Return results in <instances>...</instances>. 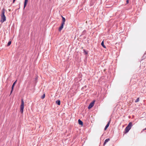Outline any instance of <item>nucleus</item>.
<instances>
[{"label":"nucleus","instance_id":"obj_1","mask_svg":"<svg viewBox=\"0 0 146 146\" xmlns=\"http://www.w3.org/2000/svg\"><path fill=\"white\" fill-rule=\"evenodd\" d=\"M5 9L4 8L3 9L1 12V21L2 23H3L6 20V17L5 15Z\"/></svg>","mask_w":146,"mask_h":146},{"label":"nucleus","instance_id":"obj_2","mask_svg":"<svg viewBox=\"0 0 146 146\" xmlns=\"http://www.w3.org/2000/svg\"><path fill=\"white\" fill-rule=\"evenodd\" d=\"M24 102L23 101V99H21V105L20 107V112L23 113V109H24Z\"/></svg>","mask_w":146,"mask_h":146},{"label":"nucleus","instance_id":"obj_3","mask_svg":"<svg viewBox=\"0 0 146 146\" xmlns=\"http://www.w3.org/2000/svg\"><path fill=\"white\" fill-rule=\"evenodd\" d=\"M95 102V101H93L90 104L88 107V109H90L93 106Z\"/></svg>","mask_w":146,"mask_h":146},{"label":"nucleus","instance_id":"obj_4","mask_svg":"<svg viewBox=\"0 0 146 146\" xmlns=\"http://www.w3.org/2000/svg\"><path fill=\"white\" fill-rule=\"evenodd\" d=\"M17 82V80H16V81H15L13 84L12 85V88H11V93H12V91L13 90V89L14 88V86L16 83Z\"/></svg>","mask_w":146,"mask_h":146},{"label":"nucleus","instance_id":"obj_5","mask_svg":"<svg viewBox=\"0 0 146 146\" xmlns=\"http://www.w3.org/2000/svg\"><path fill=\"white\" fill-rule=\"evenodd\" d=\"M132 126V123L131 122L129 123L128 125L126 127L130 129L131 128Z\"/></svg>","mask_w":146,"mask_h":146},{"label":"nucleus","instance_id":"obj_6","mask_svg":"<svg viewBox=\"0 0 146 146\" xmlns=\"http://www.w3.org/2000/svg\"><path fill=\"white\" fill-rule=\"evenodd\" d=\"M64 24L62 23L60 27H59V31H61V30L64 27Z\"/></svg>","mask_w":146,"mask_h":146},{"label":"nucleus","instance_id":"obj_7","mask_svg":"<svg viewBox=\"0 0 146 146\" xmlns=\"http://www.w3.org/2000/svg\"><path fill=\"white\" fill-rule=\"evenodd\" d=\"M110 121L107 123V125H106V126L104 128V130H106V129H107V128H108V127H109L110 124Z\"/></svg>","mask_w":146,"mask_h":146},{"label":"nucleus","instance_id":"obj_8","mask_svg":"<svg viewBox=\"0 0 146 146\" xmlns=\"http://www.w3.org/2000/svg\"><path fill=\"white\" fill-rule=\"evenodd\" d=\"M130 129L129 128H127V127H126V128H125V133H128Z\"/></svg>","mask_w":146,"mask_h":146},{"label":"nucleus","instance_id":"obj_9","mask_svg":"<svg viewBox=\"0 0 146 146\" xmlns=\"http://www.w3.org/2000/svg\"><path fill=\"white\" fill-rule=\"evenodd\" d=\"M28 0H25L24 6V8H25L26 7L27 3Z\"/></svg>","mask_w":146,"mask_h":146},{"label":"nucleus","instance_id":"obj_10","mask_svg":"<svg viewBox=\"0 0 146 146\" xmlns=\"http://www.w3.org/2000/svg\"><path fill=\"white\" fill-rule=\"evenodd\" d=\"M78 123L79 125H82L83 124V123L82 121L80 120V119L78 120Z\"/></svg>","mask_w":146,"mask_h":146},{"label":"nucleus","instance_id":"obj_11","mask_svg":"<svg viewBox=\"0 0 146 146\" xmlns=\"http://www.w3.org/2000/svg\"><path fill=\"white\" fill-rule=\"evenodd\" d=\"M110 139L109 138L106 139L104 144V145H105L107 142H108V141H110Z\"/></svg>","mask_w":146,"mask_h":146},{"label":"nucleus","instance_id":"obj_12","mask_svg":"<svg viewBox=\"0 0 146 146\" xmlns=\"http://www.w3.org/2000/svg\"><path fill=\"white\" fill-rule=\"evenodd\" d=\"M62 23H65V18L63 17L62 16Z\"/></svg>","mask_w":146,"mask_h":146},{"label":"nucleus","instance_id":"obj_13","mask_svg":"<svg viewBox=\"0 0 146 146\" xmlns=\"http://www.w3.org/2000/svg\"><path fill=\"white\" fill-rule=\"evenodd\" d=\"M56 103L58 105H60V100H58L56 101Z\"/></svg>","mask_w":146,"mask_h":146},{"label":"nucleus","instance_id":"obj_14","mask_svg":"<svg viewBox=\"0 0 146 146\" xmlns=\"http://www.w3.org/2000/svg\"><path fill=\"white\" fill-rule=\"evenodd\" d=\"M101 44L104 48H106V46L104 44V42L103 41H102V42Z\"/></svg>","mask_w":146,"mask_h":146},{"label":"nucleus","instance_id":"obj_15","mask_svg":"<svg viewBox=\"0 0 146 146\" xmlns=\"http://www.w3.org/2000/svg\"><path fill=\"white\" fill-rule=\"evenodd\" d=\"M84 53L85 54H88V52L86 51L85 49L83 50Z\"/></svg>","mask_w":146,"mask_h":146},{"label":"nucleus","instance_id":"obj_16","mask_svg":"<svg viewBox=\"0 0 146 146\" xmlns=\"http://www.w3.org/2000/svg\"><path fill=\"white\" fill-rule=\"evenodd\" d=\"M11 44V41H9L8 42V43L7 44V46H9V45H10V44Z\"/></svg>","mask_w":146,"mask_h":146},{"label":"nucleus","instance_id":"obj_17","mask_svg":"<svg viewBox=\"0 0 146 146\" xmlns=\"http://www.w3.org/2000/svg\"><path fill=\"white\" fill-rule=\"evenodd\" d=\"M45 97V94H44L43 95L41 96V98L42 99H43Z\"/></svg>","mask_w":146,"mask_h":146},{"label":"nucleus","instance_id":"obj_18","mask_svg":"<svg viewBox=\"0 0 146 146\" xmlns=\"http://www.w3.org/2000/svg\"><path fill=\"white\" fill-rule=\"evenodd\" d=\"M139 98H137V99L136 100H135V102L136 103L137 102H138L139 101Z\"/></svg>","mask_w":146,"mask_h":146},{"label":"nucleus","instance_id":"obj_19","mask_svg":"<svg viewBox=\"0 0 146 146\" xmlns=\"http://www.w3.org/2000/svg\"><path fill=\"white\" fill-rule=\"evenodd\" d=\"M126 2H127V4L128 3H129V0H127Z\"/></svg>","mask_w":146,"mask_h":146},{"label":"nucleus","instance_id":"obj_20","mask_svg":"<svg viewBox=\"0 0 146 146\" xmlns=\"http://www.w3.org/2000/svg\"><path fill=\"white\" fill-rule=\"evenodd\" d=\"M15 0H13V3H14V2H15Z\"/></svg>","mask_w":146,"mask_h":146},{"label":"nucleus","instance_id":"obj_21","mask_svg":"<svg viewBox=\"0 0 146 146\" xmlns=\"http://www.w3.org/2000/svg\"><path fill=\"white\" fill-rule=\"evenodd\" d=\"M146 130V128L143 129V131H144L145 130Z\"/></svg>","mask_w":146,"mask_h":146},{"label":"nucleus","instance_id":"obj_22","mask_svg":"<svg viewBox=\"0 0 146 146\" xmlns=\"http://www.w3.org/2000/svg\"><path fill=\"white\" fill-rule=\"evenodd\" d=\"M146 54V51L144 53V55Z\"/></svg>","mask_w":146,"mask_h":146},{"label":"nucleus","instance_id":"obj_23","mask_svg":"<svg viewBox=\"0 0 146 146\" xmlns=\"http://www.w3.org/2000/svg\"><path fill=\"white\" fill-rule=\"evenodd\" d=\"M85 31H86L85 30H84V31H83V33L84 32H85Z\"/></svg>","mask_w":146,"mask_h":146}]
</instances>
